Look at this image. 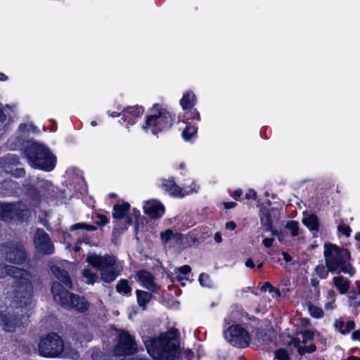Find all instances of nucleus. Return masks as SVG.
I'll list each match as a JSON object with an SVG mask.
<instances>
[{
  "instance_id": "48",
  "label": "nucleus",
  "mask_w": 360,
  "mask_h": 360,
  "mask_svg": "<svg viewBox=\"0 0 360 360\" xmlns=\"http://www.w3.org/2000/svg\"><path fill=\"white\" fill-rule=\"evenodd\" d=\"M236 227V224L233 221H229L226 224V228L229 230H234Z\"/></svg>"
},
{
  "instance_id": "49",
  "label": "nucleus",
  "mask_w": 360,
  "mask_h": 360,
  "mask_svg": "<svg viewBox=\"0 0 360 360\" xmlns=\"http://www.w3.org/2000/svg\"><path fill=\"white\" fill-rule=\"evenodd\" d=\"M282 255H283V259L286 262H290L292 261V257L288 253H287L285 252H283Z\"/></svg>"
},
{
  "instance_id": "43",
  "label": "nucleus",
  "mask_w": 360,
  "mask_h": 360,
  "mask_svg": "<svg viewBox=\"0 0 360 360\" xmlns=\"http://www.w3.org/2000/svg\"><path fill=\"white\" fill-rule=\"evenodd\" d=\"M96 218L98 219L96 223L99 225L103 226L108 223V219L105 215L103 214H97Z\"/></svg>"
},
{
  "instance_id": "41",
  "label": "nucleus",
  "mask_w": 360,
  "mask_h": 360,
  "mask_svg": "<svg viewBox=\"0 0 360 360\" xmlns=\"http://www.w3.org/2000/svg\"><path fill=\"white\" fill-rule=\"evenodd\" d=\"M338 231L343 233L346 236H349V235H350L351 229L349 227V226H347V225L340 224L338 227Z\"/></svg>"
},
{
  "instance_id": "18",
  "label": "nucleus",
  "mask_w": 360,
  "mask_h": 360,
  "mask_svg": "<svg viewBox=\"0 0 360 360\" xmlns=\"http://www.w3.org/2000/svg\"><path fill=\"white\" fill-rule=\"evenodd\" d=\"M136 276L143 287L151 291L155 290L156 283L154 281L153 275L150 272L144 270L139 271Z\"/></svg>"
},
{
  "instance_id": "22",
  "label": "nucleus",
  "mask_w": 360,
  "mask_h": 360,
  "mask_svg": "<svg viewBox=\"0 0 360 360\" xmlns=\"http://www.w3.org/2000/svg\"><path fill=\"white\" fill-rule=\"evenodd\" d=\"M260 221L262 226L266 231H271L272 228V220L271 214L267 210H261L260 213Z\"/></svg>"
},
{
  "instance_id": "3",
  "label": "nucleus",
  "mask_w": 360,
  "mask_h": 360,
  "mask_svg": "<svg viewBox=\"0 0 360 360\" xmlns=\"http://www.w3.org/2000/svg\"><path fill=\"white\" fill-rule=\"evenodd\" d=\"M324 257L328 270L335 274H355L354 268L349 263L350 253L347 249L340 248L335 245H324Z\"/></svg>"
},
{
  "instance_id": "42",
  "label": "nucleus",
  "mask_w": 360,
  "mask_h": 360,
  "mask_svg": "<svg viewBox=\"0 0 360 360\" xmlns=\"http://www.w3.org/2000/svg\"><path fill=\"white\" fill-rule=\"evenodd\" d=\"M276 355L279 360H289L288 352L284 349L278 350Z\"/></svg>"
},
{
  "instance_id": "8",
  "label": "nucleus",
  "mask_w": 360,
  "mask_h": 360,
  "mask_svg": "<svg viewBox=\"0 0 360 360\" xmlns=\"http://www.w3.org/2000/svg\"><path fill=\"white\" fill-rule=\"evenodd\" d=\"M153 111L154 114L148 117L143 129L146 132L150 131L153 135H157L158 131L170 127L174 118L166 110L159 109L158 104L154 105Z\"/></svg>"
},
{
  "instance_id": "25",
  "label": "nucleus",
  "mask_w": 360,
  "mask_h": 360,
  "mask_svg": "<svg viewBox=\"0 0 360 360\" xmlns=\"http://www.w3.org/2000/svg\"><path fill=\"white\" fill-rule=\"evenodd\" d=\"M137 302L140 307L145 308L151 300L152 295L148 292L138 290L136 291Z\"/></svg>"
},
{
  "instance_id": "36",
  "label": "nucleus",
  "mask_w": 360,
  "mask_h": 360,
  "mask_svg": "<svg viewBox=\"0 0 360 360\" xmlns=\"http://www.w3.org/2000/svg\"><path fill=\"white\" fill-rule=\"evenodd\" d=\"M286 229L291 231L292 236H297L299 234L298 223L295 221H290L287 223Z\"/></svg>"
},
{
  "instance_id": "30",
  "label": "nucleus",
  "mask_w": 360,
  "mask_h": 360,
  "mask_svg": "<svg viewBox=\"0 0 360 360\" xmlns=\"http://www.w3.org/2000/svg\"><path fill=\"white\" fill-rule=\"evenodd\" d=\"M197 129L191 125L186 126V127L182 131V137L186 141H190L196 134Z\"/></svg>"
},
{
  "instance_id": "54",
  "label": "nucleus",
  "mask_w": 360,
  "mask_h": 360,
  "mask_svg": "<svg viewBox=\"0 0 360 360\" xmlns=\"http://www.w3.org/2000/svg\"><path fill=\"white\" fill-rule=\"evenodd\" d=\"M277 238L280 242H283L284 240V234L281 232L278 236H277Z\"/></svg>"
},
{
  "instance_id": "63",
  "label": "nucleus",
  "mask_w": 360,
  "mask_h": 360,
  "mask_svg": "<svg viewBox=\"0 0 360 360\" xmlns=\"http://www.w3.org/2000/svg\"><path fill=\"white\" fill-rule=\"evenodd\" d=\"M270 293L272 294V297H277L278 296L276 295V292H269Z\"/></svg>"
},
{
  "instance_id": "53",
  "label": "nucleus",
  "mask_w": 360,
  "mask_h": 360,
  "mask_svg": "<svg viewBox=\"0 0 360 360\" xmlns=\"http://www.w3.org/2000/svg\"><path fill=\"white\" fill-rule=\"evenodd\" d=\"M214 240L217 243H219L222 241V238H221V236L219 233H217L215 235H214Z\"/></svg>"
},
{
  "instance_id": "19",
  "label": "nucleus",
  "mask_w": 360,
  "mask_h": 360,
  "mask_svg": "<svg viewBox=\"0 0 360 360\" xmlns=\"http://www.w3.org/2000/svg\"><path fill=\"white\" fill-rule=\"evenodd\" d=\"M195 103V97L192 91L185 93L180 101V104L184 110L191 109Z\"/></svg>"
},
{
  "instance_id": "51",
  "label": "nucleus",
  "mask_w": 360,
  "mask_h": 360,
  "mask_svg": "<svg viewBox=\"0 0 360 360\" xmlns=\"http://www.w3.org/2000/svg\"><path fill=\"white\" fill-rule=\"evenodd\" d=\"M236 205V203L234 202H226L224 203V207L226 209H231V208H233L235 207Z\"/></svg>"
},
{
  "instance_id": "9",
  "label": "nucleus",
  "mask_w": 360,
  "mask_h": 360,
  "mask_svg": "<svg viewBox=\"0 0 360 360\" xmlns=\"http://www.w3.org/2000/svg\"><path fill=\"white\" fill-rule=\"evenodd\" d=\"M28 212L27 206L21 202H0V219L11 222L19 220L25 217Z\"/></svg>"
},
{
  "instance_id": "15",
  "label": "nucleus",
  "mask_w": 360,
  "mask_h": 360,
  "mask_svg": "<svg viewBox=\"0 0 360 360\" xmlns=\"http://www.w3.org/2000/svg\"><path fill=\"white\" fill-rule=\"evenodd\" d=\"M68 265L69 264L68 262H60L53 264L51 269L52 273L60 281L67 287L70 288L72 283L69 274L66 270Z\"/></svg>"
},
{
  "instance_id": "21",
  "label": "nucleus",
  "mask_w": 360,
  "mask_h": 360,
  "mask_svg": "<svg viewBox=\"0 0 360 360\" xmlns=\"http://www.w3.org/2000/svg\"><path fill=\"white\" fill-rule=\"evenodd\" d=\"M160 238L162 243L165 245L170 241H178L180 240L181 235L177 233H174L171 229H167L166 231L160 233Z\"/></svg>"
},
{
  "instance_id": "29",
  "label": "nucleus",
  "mask_w": 360,
  "mask_h": 360,
  "mask_svg": "<svg viewBox=\"0 0 360 360\" xmlns=\"http://www.w3.org/2000/svg\"><path fill=\"white\" fill-rule=\"evenodd\" d=\"M308 311L310 315L314 318L320 319L323 316V311L321 307L313 305L312 304H308Z\"/></svg>"
},
{
  "instance_id": "23",
  "label": "nucleus",
  "mask_w": 360,
  "mask_h": 360,
  "mask_svg": "<svg viewBox=\"0 0 360 360\" xmlns=\"http://www.w3.org/2000/svg\"><path fill=\"white\" fill-rule=\"evenodd\" d=\"M130 207V205L125 202L122 205H116L114 206L113 217L115 219H122L126 217Z\"/></svg>"
},
{
  "instance_id": "64",
  "label": "nucleus",
  "mask_w": 360,
  "mask_h": 360,
  "mask_svg": "<svg viewBox=\"0 0 360 360\" xmlns=\"http://www.w3.org/2000/svg\"><path fill=\"white\" fill-rule=\"evenodd\" d=\"M319 269H321V270H323H323H324V267H323V266H318V267L316 268V270H317V271H319Z\"/></svg>"
},
{
  "instance_id": "57",
  "label": "nucleus",
  "mask_w": 360,
  "mask_h": 360,
  "mask_svg": "<svg viewBox=\"0 0 360 360\" xmlns=\"http://www.w3.org/2000/svg\"><path fill=\"white\" fill-rule=\"evenodd\" d=\"M79 240V241H84L85 243H89L90 242V238L87 236H85L84 239H80Z\"/></svg>"
},
{
  "instance_id": "52",
  "label": "nucleus",
  "mask_w": 360,
  "mask_h": 360,
  "mask_svg": "<svg viewBox=\"0 0 360 360\" xmlns=\"http://www.w3.org/2000/svg\"><path fill=\"white\" fill-rule=\"evenodd\" d=\"M247 267L253 268L255 266L254 262L252 259H248L245 262Z\"/></svg>"
},
{
  "instance_id": "10",
  "label": "nucleus",
  "mask_w": 360,
  "mask_h": 360,
  "mask_svg": "<svg viewBox=\"0 0 360 360\" xmlns=\"http://www.w3.org/2000/svg\"><path fill=\"white\" fill-rule=\"evenodd\" d=\"M224 337L229 343L238 347H247L250 340L249 333L238 325L230 326L224 332Z\"/></svg>"
},
{
  "instance_id": "26",
  "label": "nucleus",
  "mask_w": 360,
  "mask_h": 360,
  "mask_svg": "<svg viewBox=\"0 0 360 360\" xmlns=\"http://www.w3.org/2000/svg\"><path fill=\"white\" fill-rule=\"evenodd\" d=\"M327 302L324 304L325 309L326 311H333L336 308L335 304V292L333 290L328 291L327 294Z\"/></svg>"
},
{
  "instance_id": "60",
  "label": "nucleus",
  "mask_w": 360,
  "mask_h": 360,
  "mask_svg": "<svg viewBox=\"0 0 360 360\" xmlns=\"http://www.w3.org/2000/svg\"><path fill=\"white\" fill-rule=\"evenodd\" d=\"M241 194H242V191H236L235 192L234 195H235V197H240L241 195Z\"/></svg>"
},
{
  "instance_id": "59",
  "label": "nucleus",
  "mask_w": 360,
  "mask_h": 360,
  "mask_svg": "<svg viewBox=\"0 0 360 360\" xmlns=\"http://www.w3.org/2000/svg\"><path fill=\"white\" fill-rule=\"evenodd\" d=\"M271 231L272 235L274 236H276V237L281 233V232H279V231H278L276 230H272V229L271 230Z\"/></svg>"
},
{
  "instance_id": "50",
  "label": "nucleus",
  "mask_w": 360,
  "mask_h": 360,
  "mask_svg": "<svg viewBox=\"0 0 360 360\" xmlns=\"http://www.w3.org/2000/svg\"><path fill=\"white\" fill-rule=\"evenodd\" d=\"M352 338L354 340H360V330L354 331L352 335Z\"/></svg>"
},
{
  "instance_id": "27",
  "label": "nucleus",
  "mask_w": 360,
  "mask_h": 360,
  "mask_svg": "<svg viewBox=\"0 0 360 360\" xmlns=\"http://www.w3.org/2000/svg\"><path fill=\"white\" fill-rule=\"evenodd\" d=\"M349 304L354 307H356L360 304V291L352 290L348 295Z\"/></svg>"
},
{
  "instance_id": "40",
  "label": "nucleus",
  "mask_w": 360,
  "mask_h": 360,
  "mask_svg": "<svg viewBox=\"0 0 360 360\" xmlns=\"http://www.w3.org/2000/svg\"><path fill=\"white\" fill-rule=\"evenodd\" d=\"M355 323L353 321H349L346 323H345L344 330H342V334L345 335L349 333L351 330L354 329Z\"/></svg>"
},
{
  "instance_id": "5",
  "label": "nucleus",
  "mask_w": 360,
  "mask_h": 360,
  "mask_svg": "<svg viewBox=\"0 0 360 360\" xmlns=\"http://www.w3.org/2000/svg\"><path fill=\"white\" fill-rule=\"evenodd\" d=\"M86 262L100 271L101 278L105 283H111L120 275V264L113 256L89 253Z\"/></svg>"
},
{
  "instance_id": "35",
  "label": "nucleus",
  "mask_w": 360,
  "mask_h": 360,
  "mask_svg": "<svg viewBox=\"0 0 360 360\" xmlns=\"http://www.w3.org/2000/svg\"><path fill=\"white\" fill-rule=\"evenodd\" d=\"M199 282L202 286L211 288L212 286V282L209 275L202 273L199 276Z\"/></svg>"
},
{
  "instance_id": "20",
  "label": "nucleus",
  "mask_w": 360,
  "mask_h": 360,
  "mask_svg": "<svg viewBox=\"0 0 360 360\" xmlns=\"http://www.w3.org/2000/svg\"><path fill=\"white\" fill-rule=\"evenodd\" d=\"M333 284L340 294H345L349 288L350 282L343 276H336L333 278Z\"/></svg>"
},
{
  "instance_id": "28",
  "label": "nucleus",
  "mask_w": 360,
  "mask_h": 360,
  "mask_svg": "<svg viewBox=\"0 0 360 360\" xmlns=\"http://www.w3.org/2000/svg\"><path fill=\"white\" fill-rule=\"evenodd\" d=\"M82 276L86 279V282L89 284H94L97 278V274L91 271L89 269H84L82 271Z\"/></svg>"
},
{
  "instance_id": "34",
  "label": "nucleus",
  "mask_w": 360,
  "mask_h": 360,
  "mask_svg": "<svg viewBox=\"0 0 360 360\" xmlns=\"http://www.w3.org/2000/svg\"><path fill=\"white\" fill-rule=\"evenodd\" d=\"M126 113H129L132 117H138L143 112V109L141 106L136 105L128 107L125 110Z\"/></svg>"
},
{
  "instance_id": "32",
  "label": "nucleus",
  "mask_w": 360,
  "mask_h": 360,
  "mask_svg": "<svg viewBox=\"0 0 360 360\" xmlns=\"http://www.w3.org/2000/svg\"><path fill=\"white\" fill-rule=\"evenodd\" d=\"M191 271V268L188 265H184L175 270V274L178 281H181L184 278V275L188 274Z\"/></svg>"
},
{
  "instance_id": "39",
  "label": "nucleus",
  "mask_w": 360,
  "mask_h": 360,
  "mask_svg": "<svg viewBox=\"0 0 360 360\" xmlns=\"http://www.w3.org/2000/svg\"><path fill=\"white\" fill-rule=\"evenodd\" d=\"M2 186L10 187L11 190L3 193V195H11L13 193V189L15 186V183L11 180H6L4 183L2 184Z\"/></svg>"
},
{
  "instance_id": "12",
  "label": "nucleus",
  "mask_w": 360,
  "mask_h": 360,
  "mask_svg": "<svg viewBox=\"0 0 360 360\" xmlns=\"http://www.w3.org/2000/svg\"><path fill=\"white\" fill-rule=\"evenodd\" d=\"M3 251L5 254L6 260L12 263L22 264L27 257L23 246L19 243L11 242L6 243Z\"/></svg>"
},
{
  "instance_id": "7",
  "label": "nucleus",
  "mask_w": 360,
  "mask_h": 360,
  "mask_svg": "<svg viewBox=\"0 0 360 360\" xmlns=\"http://www.w3.org/2000/svg\"><path fill=\"white\" fill-rule=\"evenodd\" d=\"M27 156L30 165L33 167L51 171L55 167V157L40 143H32L27 150Z\"/></svg>"
},
{
  "instance_id": "37",
  "label": "nucleus",
  "mask_w": 360,
  "mask_h": 360,
  "mask_svg": "<svg viewBox=\"0 0 360 360\" xmlns=\"http://www.w3.org/2000/svg\"><path fill=\"white\" fill-rule=\"evenodd\" d=\"M79 229H83L86 231H93L96 229V227L93 225L86 224L85 223H78L72 225L70 228L72 231L77 230Z\"/></svg>"
},
{
  "instance_id": "38",
  "label": "nucleus",
  "mask_w": 360,
  "mask_h": 360,
  "mask_svg": "<svg viewBox=\"0 0 360 360\" xmlns=\"http://www.w3.org/2000/svg\"><path fill=\"white\" fill-rule=\"evenodd\" d=\"M269 292H276V296H280V291L278 289L273 287L269 283L266 282L264 283L263 286L261 288V291H266Z\"/></svg>"
},
{
  "instance_id": "33",
  "label": "nucleus",
  "mask_w": 360,
  "mask_h": 360,
  "mask_svg": "<svg viewBox=\"0 0 360 360\" xmlns=\"http://www.w3.org/2000/svg\"><path fill=\"white\" fill-rule=\"evenodd\" d=\"M116 288L117 292L124 294H128L131 290L128 284V281L125 279L120 280L117 284Z\"/></svg>"
},
{
  "instance_id": "45",
  "label": "nucleus",
  "mask_w": 360,
  "mask_h": 360,
  "mask_svg": "<svg viewBox=\"0 0 360 360\" xmlns=\"http://www.w3.org/2000/svg\"><path fill=\"white\" fill-rule=\"evenodd\" d=\"M256 192L253 190H249L248 192L245 194V198L247 199H255L256 198Z\"/></svg>"
},
{
  "instance_id": "11",
  "label": "nucleus",
  "mask_w": 360,
  "mask_h": 360,
  "mask_svg": "<svg viewBox=\"0 0 360 360\" xmlns=\"http://www.w3.org/2000/svg\"><path fill=\"white\" fill-rule=\"evenodd\" d=\"M136 350V345L131 335L127 332H120L114 349L115 354L117 356L132 354Z\"/></svg>"
},
{
  "instance_id": "61",
  "label": "nucleus",
  "mask_w": 360,
  "mask_h": 360,
  "mask_svg": "<svg viewBox=\"0 0 360 360\" xmlns=\"http://www.w3.org/2000/svg\"><path fill=\"white\" fill-rule=\"evenodd\" d=\"M127 222L128 224V225H131L132 224V219L131 217H127Z\"/></svg>"
},
{
  "instance_id": "46",
  "label": "nucleus",
  "mask_w": 360,
  "mask_h": 360,
  "mask_svg": "<svg viewBox=\"0 0 360 360\" xmlns=\"http://www.w3.org/2000/svg\"><path fill=\"white\" fill-rule=\"evenodd\" d=\"M260 337L258 338V342L260 345H268V341L265 338V335L262 333H260Z\"/></svg>"
},
{
  "instance_id": "16",
  "label": "nucleus",
  "mask_w": 360,
  "mask_h": 360,
  "mask_svg": "<svg viewBox=\"0 0 360 360\" xmlns=\"http://www.w3.org/2000/svg\"><path fill=\"white\" fill-rule=\"evenodd\" d=\"M145 214L152 219H159L162 217L165 212V207L162 204L155 200H148L143 206Z\"/></svg>"
},
{
  "instance_id": "31",
  "label": "nucleus",
  "mask_w": 360,
  "mask_h": 360,
  "mask_svg": "<svg viewBox=\"0 0 360 360\" xmlns=\"http://www.w3.org/2000/svg\"><path fill=\"white\" fill-rule=\"evenodd\" d=\"M11 162L13 164H17L18 162V160L10 154L6 155L4 158L0 159V165L4 167L6 172H9L8 168H7L6 165H10Z\"/></svg>"
},
{
  "instance_id": "24",
  "label": "nucleus",
  "mask_w": 360,
  "mask_h": 360,
  "mask_svg": "<svg viewBox=\"0 0 360 360\" xmlns=\"http://www.w3.org/2000/svg\"><path fill=\"white\" fill-rule=\"evenodd\" d=\"M303 224L311 231L318 230L319 221L318 218L314 214L306 216L302 219Z\"/></svg>"
},
{
  "instance_id": "47",
  "label": "nucleus",
  "mask_w": 360,
  "mask_h": 360,
  "mask_svg": "<svg viewBox=\"0 0 360 360\" xmlns=\"http://www.w3.org/2000/svg\"><path fill=\"white\" fill-rule=\"evenodd\" d=\"M274 242L273 238H265L263 240V244L266 248H270Z\"/></svg>"
},
{
  "instance_id": "17",
  "label": "nucleus",
  "mask_w": 360,
  "mask_h": 360,
  "mask_svg": "<svg viewBox=\"0 0 360 360\" xmlns=\"http://www.w3.org/2000/svg\"><path fill=\"white\" fill-rule=\"evenodd\" d=\"M162 186L170 195L175 197H184L191 193L190 191L183 190L175 184L173 179L164 180Z\"/></svg>"
},
{
  "instance_id": "6",
  "label": "nucleus",
  "mask_w": 360,
  "mask_h": 360,
  "mask_svg": "<svg viewBox=\"0 0 360 360\" xmlns=\"http://www.w3.org/2000/svg\"><path fill=\"white\" fill-rule=\"evenodd\" d=\"M51 292L54 301L66 309H75L78 311H85L89 309V304L79 295L70 293L59 282H53Z\"/></svg>"
},
{
  "instance_id": "2",
  "label": "nucleus",
  "mask_w": 360,
  "mask_h": 360,
  "mask_svg": "<svg viewBox=\"0 0 360 360\" xmlns=\"http://www.w3.org/2000/svg\"><path fill=\"white\" fill-rule=\"evenodd\" d=\"M148 354L157 360H176L180 354L177 331L174 328L160 335L155 339L146 340Z\"/></svg>"
},
{
  "instance_id": "1",
  "label": "nucleus",
  "mask_w": 360,
  "mask_h": 360,
  "mask_svg": "<svg viewBox=\"0 0 360 360\" xmlns=\"http://www.w3.org/2000/svg\"><path fill=\"white\" fill-rule=\"evenodd\" d=\"M3 273L13 277L17 306L14 310L0 311V326L6 332L13 333L27 323L32 309V284L34 276L25 269L4 265Z\"/></svg>"
},
{
  "instance_id": "13",
  "label": "nucleus",
  "mask_w": 360,
  "mask_h": 360,
  "mask_svg": "<svg viewBox=\"0 0 360 360\" xmlns=\"http://www.w3.org/2000/svg\"><path fill=\"white\" fill-rule=\"evenodd\" d=\"M34 245L36 250L43 254L53 252V245L49 235L43 229H37L34 233Z\"/></svg>"
},
{
  "instance_id": "14",
  "label": "nucleus",
  "mask_w": 360,
  "mask_h": 360,
  "mask_svg": "<svg viewBox=\"0 0 360 360\" xmlns=\"http://www.w3.org/2000/svg\"><path fill=\"white\" fill-rule=\"evenodd\" d=\"M302 337L301 341L298 338H294L292 340L291 344H292L297 349V352L300 355H304L307 353L314 352L316 347L314 344H311L309 346H303L306 345L308 341L312 340L314 337V332L312 330H307L300 333Z\"/></svg>"
},
{
  "instance_id": "58",
  "label": "nucleus",
  "mask_w": 360,
  "mask_h": 360,
  "mask_svg": "<svg viewBox=\"0 0 360 360\" xmlns=\"http://www.w3.org/2000/svg\"><path fill=\"white\" fill-rule=\"evenodd\" d=\"M5 118V115L2 111V110L0 108V122L3 121Z\"/></svg>"
},
{
  "instance_id": "44",
  "label": "nucleus",
  "mask_w": 360,
  "mask_h": 360,
  "mask_svg": "<svg viewBox=\"0 0 360 360\" xmlns=\"http://www.w3.org/2000/svg\"><path fill=\"white\" fill-rule=\"evenodd\" d=\"M335 327L342 334V330H344L345 327V322L342 320H337L335 322Z\"/></svg>"
},
{
  "instance_id": "56",
  "label": "nucleus",
  "mask_w": 360,
  "mask_h": 360,
  "mask_svg": "<svg viewBox=\"0 0 360 360\" xmlns=\"http://www.w3.org/2000/svg\"><path fill=\"white\" fill-rule=\"evenodd\" d=\"M120 112H112L110 113H109V115L112 117H117L118 116H120Z\"/></svg>"
},
{
  "instance_id": "55",
  "label": "nucleus",
  "mask_w": 360,
  "mask_h": 360,
  "mask_svg": "<svg viewBox=\"0 0 360 360\" xmlns=\"http://www.w3.org/2000/svg\"><path fill=\"white\" fill-rule=\"evenodd\" d=\"M8 79V77L5 75L4 73H0V81H6Z\"/></svg>"
},
{
  "instance_id": "4",
  "label": "nucleus",
  "mask_w": 360,
  "mask_h": 360,
  "mask_svg": "<svg viewBox=\"0 0 360 360\" xmlns=\"http://www.w3.org/2000/svg\"><path fill=\"white\" fill-rule=\"evenodd\" d=\"M39 354L46 358L68 357L77 359L79 355L75 349L65 347L63 340L56 333H52L41 338L38 344Z\"/></svg>"
},
{
  "instance_id": "62",
  "label": "nucleus",
  "mask_w": 360,
  "mask_h": 360,
  "mask_svg": "<svg viewBox=\"0 0 360 360\" xmlns=\"http://www.w3.org/2000/svg\"><path fill=\"white\" fill-rule=\"evenodd\" d=\"M91 126L95 127V126H96L97 123H96V121H92V122H91Z\"/></svg>"
}]
</instances>
